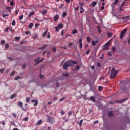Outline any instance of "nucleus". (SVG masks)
I'll return each mask as SVG.
<instances>
[{
	"instance_id": "obj_38",
	"label": "nucleus",
	"mask_w": 130,
	"mask_h": 130,
	"mask_svg": "<svg viewBox=\"0 0 130 130\" xmlns=\"http://www.w3.org/2000/svg\"><path fill=\"white\" fill-rule=\"evenodd\" d=\"M67 16V13L66 12H64L62 13V17L63 18H64V17H66Z\"/></svg>"
},
{
	"instance_id": "obj_62",
	"label": "nucleus",
	"mask_w": 130,
	"mask_h": 130,
	"mask_svg": "<svg viewBox=\"0 0 130 130\" xmlns=\"http://www.w3.org/2000/svg\"><path fill=\"white\" fill-rule=\"evenodd\" d=\"M79 69H80V66H79L78 65H77L76 67V70H79Z\"/></svg>"
},
{
	"instance_id": "obj_36",
	"label": "nucleus",
	"mask_w": 130,
	"mask_h": 130,
	"mask_svg": "<svg viewBox=\"0 0 130 130\" xmlns=\"http://www.w3.org/2000/svg\"><path fill=\"white\" fill-rule=\"evenodd\" d=\"M119 0H115V1L114 2V5H117V3L119 2Z\"/></svg>"
},
{
	"instance_id": "obj_64",
	"label": "nucleus",
	"mask_w": 130,
	"mask_h": 130,
	"mask_svg": "<svg viewBox=\"0 0 130 130\" xmlns=\"http://www.w3.org/2000/svg\"><path fill=\"white\" fill-rule=\"evenodd\" d=\"M64 99V98H61L59 99V101H63V100Z\"/></svg>"
},
{
	"instance_id": "obj_57",
	"label": "nucleus",
	"mask_w": 130,
	"mask_h": 130,
	"mask_svg": "<svg viewBox=\"0 0 130 130\" xmlns=\"http://www.w3.org/2000/svg\"><path fill=\"white\" fill-rule=\"evenodd\" d=\"M79 6L80 7H83L84 6V4L81 3H79Z\"/></svg>"
},
{
	"instance_id": "obj_43",
	"label": "nucleus",
	"mask_w": 130,
	"mask_h": 130,
	"mask_svg": "<svg viewBox=\"0 0 130 130\" xmlns=\"http://www.w3.org/2000/svg\"><path fill=\"white\" fill-rule=\"evenodd\" d=\"M30 101V98L28 97L26 99V102H29Z\"/></svg>"
},
{
	"instance_id": "obj_4",
	"label": "nucleus",
	"mask_w": 130,
	"mask_h": 130,
	"mask_svg": "<svg viewBox=\"0 0 130 130\" xmlns=\"http://www.w3.org/2000/svg\"><path fill=\"white\" fill-rule=\"evenodd\" d=\"M62 28H63V24H62V23H60L58 25L57 27H55V31L58 32L59 29H62Z\"/></svg>"
},
{
	"instance_id": "obj_60",
	"label": "nucleus",
	"mask_w": 130,
	"mask_h": 130,
	"mask_svg": "<svg viewBox=\"0 0 130 130\" xmlns=\"http://www.w3.org/2000/svg\"><path fill=\"white\" fill-rule=\"evenodd\" d=\"M22 68H23V69H26V64H23L22 65Z\"/></svg>"
},
{
	"instance_id": "obj_2",
	"label": "nucleus",
	"mask_w": 130,
	"mask_h": 130,
	"mask_svg": "<svg viewBox=\"0 0 130 130\" xmlns=\"http://www.w3.org/2000/svg\"><path fill=\"white\" fill-rule=\"evenodd\" d=\"M118 73V70H115V68H113L111 70L110 76L111 79H114Z\"/></svg>"
},
{
	"instance_id": "obj_47",
	"label": "nucleus",
	"mask_w": 130,
	"mask_h": 130,
	"mask_svg": "<svg viewBox=\"0 0 130 130\" xmlns=\"http://www.w3.org/2000/svg\"><path fill=\"white\" fill-rule=\"evenodd\" d=\"M99 123V121H94L93 122V124H96V123Z\"/></svg>"
},
{
	"instance_id": "obj_52",
	"label": "nucleus",
	"mask_w": 130,
	"mask_h": 130,
	"mask_svg": "<svg viewBox=\"0 0 130 130\" xmlns=\"http://www.w3.org/2000/svg\"><path fill=\"white\" fill-rule=\"evenodd\" d=\"M63 7V4H61V5L59 7V9H62Z\"/></svg>"
},
{
	"instance_id": "obj_63",
	"label": "nucleus",
	"mask_w": 130,
	"mask_h": 130,
	"mask_svg": "<svg viewBox=\"0 0 130 130\" xmlns=\"http://www.w3.org/2000/svg\"><path fill=\"white\" fill-rule=\"evenodd\" d=\"M46 13H47V10H43V13L46 14Z\"/></svg>"
},
{
	"instance_id": "obj_41",
	"label": "nucleus",
	"mask_w": 130,
	"mask_h": 130,
	"mask_svg": "<svg viewBox=\"0 0 130 130\" xmlns=\"http://www.w3.org/2000/svg\"><path fill=\"white\" fill-rule=\"evenodd\" d=\"M5 71V69H0V73H1V74H3V73H4Z\"/></svg>"
},
{
	"instance_id": "obj_42",
	"label": "nucleus",
	"mask_w": 130,
	"mask_h": 130,
	"mask_svg": "<svg viewBox=\"0 0 130 130\" xmlns=\"http://www.w3.org/2000/svg\"><path fill=\"white\" fill-rule=\"evenodd\" d=\"M10 6H14V1H11L10 2Z\"/></svg>"
},
{
	"instance_id": "obj_26",
	"label": "nucleus",
	"mask_w": 130,
	"mask_h": 130,
	"mask_svg": "<svg viewBox=\"0 0 130 130\" xmlns=\"http://www.w3.org/2000/svg\"><path fill=\"white\" fill-rule=\"evenodd\" d=\"M46 34H47V30L44 31V32L42 34V37H44V36H46Z\"/></svg>"
},
{
	"instance_id": "obj_55",
	"label": "nucleus",
	"mask_w": 130,
	"mask_h": 130,
	"mask_svg": "<svg viewBox=\"0 0 130 130\" xmlns=\"http://www.w3.org/2000/svg\"><path fill=\"white\" fill-rule=\"evenodd\" d=\"M79 10H80L79 7H77L75 8V11H79Z\"/></svg>"
},
{
	"instance_id": "obj_14",
	"label": "nucleus",
	"mask_w": 130,
	"mask_h": 130,
	"mask_svg": "<svg viewBox=\"0 0 130 130\" xmlns=\"http://www.w3.org/2000/svg\"><path fill=\"white\" fill-rule=\"evenodd\" d=\"M42 123V120H39L37 122V125H40Z\"/></svg>"
},
{
	"instance_id": "obj_30",
	"label": "nucleus",
	"mask_w": 130,
	"mask_h": 130,
	"mask_svg": "<svg viewBox=\"0 0 130 130\" xmlns=\"http://www.w3.org/2000/svg\"><path fill=\"white\" fill-rule=\"evenodd\" d=\"M62 76L63 77H69V76H70V74H68V73H66V74H63Z\"/></svg>"
},
{
	"instance_id": "obj_6",
	"label": "nucleus",
	"mask_w": 130,
	"mask_h": 130,
	"mask_svg": "<svg viewBox=\"0 0 130 130\" xmlns=\"http://www.w3.org/2000/svg\"><path fill=\"white\" fill-rule=\"evenodd\" d=\"M128 99V98H126L124 99H123L122 100H117L115 101L116 103H122L123 102H124V101H126V100H127Z\"/></svg>"
},
{
	"instance_id": "obj_8",
	"label": "nucleus",
	"mask_w": 130,
	"mask_h": 130,
	"mask_svg": "<svg viewBox=\"0 0 130 130\" xmlns=\"http://www.w3.org/2000/svg\"><path fill=\"white\" fill-rule=\"evenodd\" d=\"M79 43L80 48H81V49L83 48V40L82 39H80L79 40Z\"/></svg>"
},
{
	"instance_id": "obj_44",
	"label": "nucleus",
	"mask_w": 130,
	"mask_h": 130,
	"mask_svg": "<svg viewBox=\"0 0 130 130\" xmlns=\"http://www.w3.org/2000/svg\"><path fill=\"white\" fill-rule=\"evenodd\" d=\"M13 117H14V118L17 117V114H16L15 113H13Z\"/></svg>"
},
{
	"instance_id": "obj_32",
	"label": "nucleus",
	"mask_w": 130,
	"mask_h": 130,
	"mask_svg": "<svg viewBox=\"0 0 130 130\" xmlns=\"http://www.w3.org/2000/svg\"><path fill=\"white\" fill-rule=\"evenodd\" d=\"M52 51H53V52H55V51H56V48L55 47H54L52 49Z\"/></svg>"
},
{
	"instance_id": "obj_48",
	"label": "nucleus",
	"mask_w": 130,
	"mask_h": 130,
	"mask_svg": "<svg viewBox=\"0 0 130 130\" xmlns=\"http://www.w3.org/2000/svg\"><path fill=\"white\" fill-rule=\"evenodd\" d=\"M119 11L120 12H122V11H123V9H122V6H120Z\"/></svg>"
},
{
	"instance_id": "obj_54",
	"label": "nucleus",
	"mask_w": 130,
	"mask_h": 130,
	"mask_svg": "<svg viewBox=\"0 0 130 130\" xmlns=\"http://www.w3.org/2000/svg\"><path fill=\"white\" fill-rule=\"evenodd\" d=\"M65 2H66L67 4H70V3H71V0H65Z\"/></svg>"
},
{
	"instance_id": "obj_25",
	"label": "nucleus",
	"mask_w": 130,
	"mask_h": 130,
	"mask_svg": "<svg viewBox=\"0 0 130 130\" xmlns=\"http://www.w3.org/2000/svg\"><path fill=\"white\" fill-rule=\"evenodd\" d=\"M86 40L87 42H91V38H89V37H86Z\"/></svg>"
},
{
	"instance_id": "obj_17",
	"label": "nucleus",
	"mask_w": 130,
	"mask_h": 130,
	"mask_svg": "<svg viewBox=\"0 0 130 130\" xmlns=\"http://www.w3.org/2000/svg\"><path fill=\"white\" fill-rule=\"evenodd\" d=\"M96 5H97V2H92V7H95Z\"/></svg>"
},
{
	"instance_id": "obj_21",
	"label": "nucleus",
	"mask_w": 130,
	"mask_h": 130,
	"mask_svg": "<svg viewBox=\"0 0 130 130\" xmlns=\"http://www.w3.org/2000/svg\"><path fill=\"white\" fill-rule=\"evenodd\" d=\"M103 87L101 86H99V88H98L99 91H100V92H101L102 90H103Z\"/></svg>"
},
{
	"instance_id": "obj_12",
	"label": "nucleus",
	"mask_w": 130,
	"mask_h": 130,
	"mask_svg": "<svg viewBox=\"0 0 130 130\" xmlns=\"http://www.w3.org/2000/svg\"><path fill=\"white\" fill-rule=\"evenodd\" d=\"M47 47V45H44L43 47H39V49H41L42 50H43L44 48H46Z\"/></svg>"
},
{
	"instance_id": "obj_29",
	"label": "nucleus",
	"mask_w": 130,
	"mask_h": 130,
	"mask_svg": "<svg viewBox=\"0 0 130 130\" xmlns=\"http://www.w3.org/2000/svg\"><path fill=\"white\" fill-rule=\"evenodd\" d=\"M15 39L17 41H19V40H20V37H15Z\"/></svg>"
},
{
	"instance_id": "obj_50",
	"label": "nucleus",
	"mask_w": 130,
	"mask_h": 130,
	"mask_svg": "<svg viewBox=\"0 0 130 130\" xmlns=\"http://www.w3.org/2000/svg\"><path fill=\"white\" fill-rule=\"evenodd\" d=\"M89 53H90V50H88L87 51H86V54L88 55Z\"/></svg>"
},
{
	"instance_id": "obj_58",
	"label": "nucleus",
	"mask_w": 130,
	"mask_h": 130,
	"mask_svg": "<svg viewBox=\"0 0 130 130\" xmlns=\"http://www.w3.org/2000/svg\"><path fill=\"white\" fill-rule=\"evenodd\" d=\"M109 103H110V104H114V102H112V101H109Z\"/></svg>"
},
{
	"instance_id": "obj_9",
	"label": "nucleus",
	"mask_w": 130,
	"mask_h": 130,
	"mask_svg": "<svg viewBox=\"0 0 130 130\" xmlns=\"http://www.w3.org/2000/svg\"><path fill=\"white\" fill-rule=\"evenodd\" d=\"M31 102L35 103L34 104V106H37V105L38 104V101L37 100H31Z\"/></svg>"
},
{
	"instance_id": "obj_40",
	"label": "nucleus",
	"mask_w": 130,
	"mask_h": 130,
	"mask_svg": "<svg viewBox=\"0 0 130 130\" xmlns=\"http://www.w3.org/2000/svg\"><path fill=\"white\" fill-rule=\"evenodd\" d=\"M60 113L61 115H63V114H64V111L63 110H61Z\"/></svg>"
},
{
	"instance_id": "obj_1",
	"label": "nucleus",
	"mask_w": 130,
	"mask_h": 130,
	"mask_svg": "<svg viewBox=\"0 0 130 130\" xmlns=\"http://www.w3.org/2000/svg\"><path fill=\"white\" fill-rule=\"evenodd\" d=\"M77 61L68 60L63 64L62 68L64 70H68L69 67H74V64H77Z\"/></svg>"
},
{
	"instance_id": "obj_23",
	"label": "nucleus",
	"mask_w": 130,
	"mask_h": 130,
	"mask_svg": "<svg viewBox=\"0 0 130 130\" xmlns=\"http://www.w3.org/2000/svg\"><path fill=\"white\" fill-rule=\"evenodd\" d=\"M15 74H16V71H13L10 74L11 77H13V76H14Z\"/></svg>"
},
{
	"instance_id": "obj_20",
	"label": "nucleus",
	"mask_w": 130,
	"mask_h": 130,
	"mask_svg": "<svg viewBox=\"0 0 130 130\" xmlns=\"http://www.w3.org/2000/svg\"><path fill=\"white\" fill-rule=\"evenodd\" d=\"M77 33H78V30L77 29H73L72 34H77Z\"/></svg>"
},
{
	"instance_id": "obj_11",
	"label": "nucleus",
	"mask_w": 130,
	"mask_h": 130,
	"mask_svg": "<svg viewBox=\"0 0 130 130\" xmlns=\"http://www.w3.org/2000/svg\"><path fill=\"white\" fill-rule=\"evenodd\" d=\"M114 114L112 113V111H109L108 112V116H109V117H112V116H113Z\"/></svg>"
},
{
	"instance_id": "obj_34",
	"label": "nucleus",
	"mask_w": 130,
	"mask_h": 130,
	"mask_svg": "<svg viewBox=\"0 0 130 130\" xmlns=\"http://www.w3.org/2000/svg\"><path fill=\"white\" fill-rule=\"evenodd\" d=\"M9 47H10V45H9V44H6V45H5V48L8 49V48H9Z\"/></svg>"
},
{
	"instance_id": "obj_31",
	"label": "nucleus",
	"mask_w": 130,
	"mask_h": 130,
	"mask_svg": "<svg viewBox=\"0 0 130 130\" xmlns=\"http://www.w3.org/2000/svg\"><path fill=\"white\" fill-rule=\"evenodd\" d=\"M37 36H38L37 34H36L35 35H34L32 36V38L34 39H37Z\"/></svg>"
},
{
	"instance_id": "obj_45",
	"label": "nucleus",
	"mask_w": 130,
	"mask_h": 130,
	"mask_svg": "<svg viewBox=\"0 0 130 130\" xmlns=\"http://www.w3.org/2000/svg\"><path fill=\"white\" fill-rule=\"evenodd\" d=\"M23 18H24V15H21L19 17V20H22L23 19Z\"/></svg>"
},
{
	"instance_id": "obj_51",
	"label": "nucleus",
	"mask_w": 130,
	"mask_h": 130,
	"mask_svg": "<svg viewBox=\"0 0 130 130\" xmlns=\"http://www.w3.org/2000/svg\"><path fill=\"white\" fill-rule=\"evenodd\" d=\"M24 121H28V117H26L25 118H24Z\"/></svg>"
},
{
	"instance_id": "obj_18",
	"label": "nucleus",
	"mask_w": 130,
	"mask_h": 130,
	"mask_svg": "<svg viewBox=\"0 0 130 130\" xmlns=\"http://www.w3.org/2000/svg\"><path fill=\"white\" fill-rule=\"evenodd\" d=\"M59 16L58 15H57L56 16H55L54 18V21H57V20L58 19Z\"/></svg>"
},
{
	"instance_id": "obj_15",
	"label": "nucleus",
	"mask_w": 130,
	"mask_h": 130,
	"mask_svg": "<svg viewBox=\"0 0 130 130\" xmlns=\"http://www.w3.org/2000/svg\"><path fill=\"white\" fill-rule=\"evenodd\" d=\"M90 100L92 102H95L96 101V100H95V98H94V96H91Z\"/></svg>"
},
{
	"instance_id": "obj_46",
	"label": "nucleus",
	"mask_w": 130,
	"mask_h": 130,
	"mask_svg": "<svg viewBox=\"0 0 130 130\" xmlns=\"http://www.w3.org/2000/svg\"><path fill=\"white\" fill-rule=\"evenodd\" d=\"M5 43H6V41L5 40H2L1 41V44H5Z\"/></svg>"
},
{
	"instance_id": "obj_16",
	"label": "nucleus",
	"mask_w": 130,
	"mask_h": 130,
	"mask_svg": "<svg viewBox=\"0 0 130 130\" xmlns=\"http://www.w3.org/2000/svg\"><path fill=\"white\" fill-rule=\"evenodd\" d=\"M21 79V77L17 76L14 78V81H18V80H20Z\"/></svg>"
},
{
	"instance_id": "obj_19",
	"label": "nucleus",
	"mask_w": 130,
	"mask_h": 130,
	"mask_svg": "<svg viewBox=\"0 0 130 130\" xmlns=\"http://www.w3.org/2000/svg\"><path fill=\"white\" fill-rule=\"evenodd\" d=\"M73 113H74V112H73L72 111H69L68 112V114L69 116H71V115H72V114H73Z\"/></svg>"
},
{
	"instance_id": "obj_28",
	"label": "nucleus",
	"mask_w": 130,
	"mask_h": 130,
	"mask_svg": "<svg viewBox=\"0 0 130 130\" xmlns=\"http://www.w3.org/2000/svg\"><path fill=\"white\" fill-rule=\"evenodd\" d=\"M91 44L93 46H96V43H95V41H92L91 42Z\"/></svg>"
},
{
	"instance_id": "obj_7",
	"label": "nucleus",
	"mask_w": 130,
	"mask_h": 130,
	"mask_svg": "<svg viewBox=\"0 0 130 130\" xmlns=\"http://www.w3.org/2000/svg\"><path fill=\"white\" fill-rule=\"evenodd\" d=\"M18 105L21 108V109H22V110H23V111H26V109L23 108V103H22V102H19L18 103Z\"/></svg>"
},
{
	"instance_id": "obj_37",
	"label": "nucleus",
	"mask_w": 130,
	"mask_h": 130,
	"mask_svg": "<svg viewBox=\"0 0 130 130\" xmlns=\"http://www.w3.org/2000/svg\"><path fill=\"white\" fill-rule=\"evenodd\" d=\"M108 37H111V36H112V33L111 32L108 33Z\"/></svg>"
},
{
	"instance_id": "obj_10",
	"label": "nucleus",
	"mask_w": 130,
	"mask_h": 130,
	"mask_svg": "<svg viewBox=\"0 0 130 130\" xmlns=\"http://www.w3.org/2000/svg\"><path fill=\"white\" fill-rule=\"evenodd\" d=\"M83 120L82 119L80 121V122H77V124L79 125V126L81 127V126H82V125L83 124Z\"/></svg>"
},
{
	"instance_id": "obj_56",
	"label": "nucleus",
	"mask_w": 130,
	"mask_h": 130,
	"mask_svg": "<svg viewBox=\"0 0 130 130\" xmlns=\"http://www.w3.org/2000/svg\"><path fill=\"white\" fill-rule=\"evenodd\" d=\"M8 59H9V60H13V58L11 57H8Z\"/></svg>"
},
{
	"instance_id": "obj_53",
	"label": "nucleus",
	"mask_w": 130,
	"mask_h": 130,
	"mask_svg": "<svg viewBox=\"0 0 130 130\" xmlns=\"http://www.w3.org/2000/svg\"><path fill=\"white\" fill-rule=\"evenodd\" d=\"M40 78L41 79H43V78H44V76L43 75H40Z\"/></svg>"
},
{
	"instance_id": "obj_49",
	"label": "nucleus",
	"mask_w": 130,
	"mask_h": 130,
	"mask_svg": "<svg viewBox=\"0 0 130 130\" xmlns=\"http://www.w3.org/2000/svg\"><path fill=\"white\" fill-rule=\"evenodd\" d=\"M125 3H124V1H123L121 4V7H123V6H125Z\"/></svg>"
},
{
	"instance_id": "obj_3",
	"label": "nucleus",
	"mask_w": 130,
	"mask_h": 130,
	"mask_svg": "<svg viewBox=\"0 0 130 130\" xmlns=\"http://www.w3.org/2000/svg\"><path fill=\"white\" fill-rule=\"evenodd\" d=\"M127 31V28L124 29L120 33V35L119 37L120 39H122L123 38V37L124 36V34L126 33Z\"/></svg>"
},
{
	"instance_id": "obj_22",
	"label": "nucleus",
	"mask_w": 130,
	"mask_h": 130,
	"mask_svg": "<svg viewBox=\"0 0 130 130\" xmlns=\"http://www.w3.org/2000/svg\"><path fill=\"white\" fill-rule=\"evenodd\" d=\"M33 26H34V25L33 24V23H30L29 25H28V28L29 29H31V28H32V27H33Z\"/></svg>"
},
{
	"instance_id": "obj_33",
	"label": "nucleus",
	"mask_w": 130,
	"mask_h": 130,
	"mask_svg": "<svg viewBox=\"0 0 130 130\" xmlns=\"http://www.w3.org/2000/svg\"><path fill=\"white\" fill-rule=\"evenodd\" d=\"M3 18H6V17H9V14H3Z\"/></svg>"
},
{
	"instance_id": "obj_5",
	"label": "nucleus",
	"mask_w": 130,
	"mask_h": 130,
	"mask_svg": "<svg viewBox=\"0 0 130 130\" xmlns=\"http://www.w3.org/2000/svg\"><path fill=\"white\" fill-rule=\"evenodd\" d=\"M40 58H37L36 59H35V62L36 63V66H37V64H38L39 63H40V62H42V61H43L44 59H42L41 60H40Z\"/></svg>"
},
{
	"instance_id": "obj_39",
	"label": "nucleus",
	"mask_w": 130,
	"mask_h": 130,
	"mask_svg": "<svg viewBox=\"0 0 130 130\" xmlns=\"http://www.w3.org/2000/svg\"><path fill=\"white\" fill-rule=\"evenodd\" d=\"M127 18H129V16H125V17H123L122 18V19L123 20L124 19H127Z\"/></svg>"
},
{
	"instance_id": "obj_59",
	"label": "nucleus",
	"mask_w": 130,
	"mask_h": 130,
	"mask_svg": "<svg viewBox=\"0 0 130 130\" xmlns=\"http://www.w3.org/2000/svg\"><path fill=\"white\" fill-rule=\"evenodd\" d=\"M18 13H19V9L16 10V11H15L16 15H18Z\"/></svg>"
},
{
	"instance_id": "obj_24",
	"label": "nucleus",
	"mask_w": 130,
	"mask_h": 130,
	"mask_svg": "<svg viewBox=\"0 0 130 130\" xmlns=\"http://www.w3.org/2000/svg\"><path fill=\"white\" fill-rule=\"evenodd\" d=\"M116 50V49L115 48V47H113L112 48V49H111V51L113 52H115V51Z\"/></svg>"
},
{
	"instance_id": "obj_27",
	"label": "nucleus",
	"mask_w": 130,
	"mask_h": 130,
	"mask_svg": "<svg viewBox=\"0 0 130 130\" xmlns=\"http://www.w3.org/2000/svg\"><path fill=\"white\" fill-rule=\"evenodd\" d=\"M15 97H16V94L14 93L13 94H12L10 98L11 99H14V98H15Z\"/></svg>"
},
{
	"instance_id": "obj_35",
	"label": "nucleus",
	"mask_w": 130,
	"mask_h": 130,
	"mask_svg": "<svg viewBox=\"0 0 130 130\" xmlns=\"http://www.w3.org/2000/svg\"><path fill=\"white\" fill-rule=\"evenodd\" d=\"M12 26H15L16 25V22L15 21V20H13L12 23Z\"/></svg>"
},
{
	"instance_id": "obj_13",
	"label": "nucleus",
	"mask_w": 130,
	"mask_h": 130,
	"mask_svg": "<svg viewBox=\"0 0 130 130\" xmlns=\"http://www.w3.org/2000/svg\"><path fill=\"white\" fill-rule=\"evenodd\" d=\"M35 12L34 11L30 12L28 15V17H32V16H33V15H35Z\"/></svg>"
},
{
	"instance_id": "obj_61",
	"label": "nucleus",
	"mask_w": 130,
	"mask_h": 130,
	"mask_svg": "<svg viewBox=\"0 0 130 130\" xmlns=\"http://www.w3.org/2000/svg\"><path fill=\"white\" fill-rule=\"evenodd\" d=\"M108 55H110V56H111L112 55V53H111V52H109L108 53Z\"/></svg>"
}]
</instances>
